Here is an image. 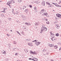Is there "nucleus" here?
Wrapping results in <instances>:
<instances>
[{
  "label": "nucleus",
  "instance_id": "nucleus-1",
  "mask_svg": "<svg viewBox=\"0 0 61 61\" xmlns=\"http://www.w3.org/2000/svg\"><path fill=\"white\" fill-rule=\"evenodd\" d=\"M47 28L45 27H44L42 26V27L41 28V30L42 31H46L47 30Z\"/></svg>",
  "mask_w": 61,
  "mask_h": 61
},
{
  "label": "nucleus",
  "instance_id": "nucleus-2",
  "mask_svg": "<svg viewBox=\"0 0 61 61\" xmlns=\"http://www.w3.org/2000/svg\"><path fill=\"white\" fill-rule=\"evenodd\" d=\"M29 60H33L34 61H37V60H38V59H37L35 57H34L32 59H31V58H29Z\"/></svg>",
  "mask_w": 61,
  "mask_h": 61
},
{
  "label": "nucleus",
  "instance_id": "nucleus-3",
  "mask_svg": "<svg viewBox=\"0 0 61 61\" xmlns=\"http://www.w3.org/2000/svg\"><path fill=\"white\" fill-rule=\"evenodd\" d=\"M30 54H32V55H36V52L35 51H34L33 52L32 51H30Z\"/></svg>",
  "mask_w": 61,
  "mask_h": 61
},
{
  "label": "nucleus",
  "instance_id": "nucleus-4",
  "mask_svg": "<svg viewBox=\"0 0 61 61\" xmlns=\"http://www.w3.org/2000/svg\"><path fill=\"white\" fill-rule=\"evenodd\" d=\"M22 18L23 20H26V17L25 16H24V15H22Z\"/></svg>",
  "mask_w": 61,
  "mask_h": 61
},
{
  "label": "nucleus",
  "instance_id": "nucleus-5",
  "mask_svg": "<svg viewBox=\"0 0 61 61\" xmlns=\"http://www.w3.org/2000/svg\"><path fill=\"white\" fill-rule=\"evenodd\" d=\"M44 12H45V10L44 9L42 10L40 12V13L41 14H42V13H44Z\"/></svg>",
  "mask_w": 61,
  "mask_h": 61
},
{
  "label": "nucleus",
  "instance_id": "nucleus-6",
  "mask_svg": "<svg viewBox=\"0 0 61 61\" xmlns=\"http://www.w3.org/2000/svg\"><path fill=\"white\" fill-rule=\"evenodd\" d=\"M41 43V42H35V44H36V46H38V45H39Z\"/></svg>",
  "mask_w": 61,
  "mask_h": 61
},
{
  "label": "nucleus",
  "instance_id": "nucleus-7",
  "mask_svg": "<svg viewBox=\"0 0 61 61\" xmlns=\"http://www.w3.org/2000/svg\"><path fill=\"white\" fill-rule=\"evenodd\" d=\"M11 4V2L9 1L7 3V5H9V6H10L9 4Z\"/></svg>",
  "mask_w": 61,
  "mask_h": 61
},
{
  "label": "nucleus",
  "instance_id": "nucleus-8",
  "mask_svg": "<svg viewBox=\"0 0 61 61\" xmlns=\"http://www.w3.org/2000/svg\"><path fill=\"white\" fill-rule=\"evenodd\" d=\"M42 5H44V6H45V1H42Z\"/></svg>",
  "mask_w": 61,
  "mask_h": 61
},
{
  "label": "nucleus",
  "instance_id": "nucleus-9",
  "mask_svg": "<svg viewBox=\"0 0 61 61\" xmlns=\"http://www.w3.org/2000/svg\"><path fill=\"white\" fill-rule=\"evenodd\" d=\"M3 51H4V52H3V51L1 52V53H2V54H5V53H6V52H5V51L4 50H3Z\"/></svg>",
  "mask_w": 61,
  "mask_h": 61
},
{
  "label": "nucleus",
  "instance_id": "nucleus-10",
  "mask_svg": "<svg viewBox=\"0 0 61 61\" xmlns=\"http://www.w3.org/2000/svg\"><path fill=\"white\" fill-rule=\"evenodd\" d=\"M56 27L57 28H58V29H59V27H60V26L59 25H56Z\"/></svg>",
  "mask_w": 61,
  "mask_h": 61
},
{
  "label": "nucleus",
  "instance_id": "nucleus-11",
  "mask_svg": "<svg viewBox=\"0 0 61 61\" xmlns=\"http://www.w3.org/2000/svg\"><path fill=\"white\" fill-rule=\"evenodd\" d=\"M28 45H29L30 46H33V45L32 44V43H28Z\"/></svg>",
  "mask_w": 61,
  "mask_h": 61
},
{
  "label": "nucleus",
  "instance_id": "nucleus-12",
  "mask_svg": "<svg viewBox=\"0 0 61 61\" xmlns=\"http://www.w3.org/2000/svg\"><path fill=\"white\" fill-rule=\"evenodd\" d=\"M39 22H36L35 24V25H39Z\"/></svg>",
  "mask_w": 61,
  "mask_h": 61
},
{
  "label": "nucleus",
  "instance_id": "nucleus-13",
  "mask_svg": "<svg viewBox=\"0 0 61 61\" xmlns=\"http://www.w3.org/2000/svg\"><path fill=\"white\" fill-rule=\"evenodd\" d=\"M42 15H47V13H44Z\"/></svg>",
  "mask_w": 61,
  "mask_h": 61
},
{
  "label": "nucleus",
  "instance_id": "nucleus-14",
  "mask_svg": "<svg viewBox=\"0 0 61 61\" xmlns=\"http://www.w3.org/2000/svg\"><path fill=\"white\" fill-rule=\"evenodd\" d=\"M58 47L56 45L55 46H54V48L55 49H56Z\"/></svg>",
  "mask_w": 61,
  "mask_h": 61
},
{
  "label": "nucleus",
  "instance_id": "nucleus-15",
  "mask_svg": "<svg viewBox=\"0 0 61 61\" xmlns=\"http://www.w3.org/2000/svg\"><path fill=\"white\" fill-rule=\"evenodd\" d=\"M55 36H59V34L58 33H57L56 34Z\"/></svg>",
  "mask_w": 61,
  "mask_h": 61
},
{
  "label": "nucleus",
  "instance_id": "nucleus-16",
  "mask_svg": "<svg viewBox=\"0 0 61 61\" xmlns=\"http://www.w3.org/2000/svg\"><path fill=\"white\" fill-rule=\"evenodd\" d=\"M28 11V10L27 9H26L25 10V12H26V13H27V12Z\"/></svg>",
  "mask_w": 61,
  "mask_h": 61
},
{
  "label": "nucleus",
  "instance_id": "nucleus-17",
  "mask_svg": "<svg viewBox=\"0 0 61 61\" xmlns=\"http://www.w3.org/2000/svg\"><path fill=\"white\" fill-rule=\"evenodd\" d=\"M13 44H15L16 45V42H15V41H14L13 42Z\"/></svg>",
  "mask_w": 61,
  "mask_h": 61
},
{
  "label": "nucleus",
  "instance_id": "nucleus-18",
  "mask_svg": "<svg viewBox=\"0 0 61 61\" xmlns=\"http://www.w3.org/2000/svg\"><path fill=\"white\" fill-rule=\"evenodd\" d=\"M34 9L35 11H36V7H34Z\"/></svg>",
  "mask_w": 61,
  "mask_h": 61
},
{
  "label": "nucleus",
  "instance_id": "nucleus-19",
  "mask_svg": "<svg viewBox=\"0 0 61 61\" xmlns=\"http://www.w3.org/2000/svg\"><path fill=\"white\" fill-rule=\"evenodd\" d=\"M16 32H17V33H18V34H19V35H21V34H20V33H19V32H18V31H16Z\"/></svg>",
  "mask_w": 61,
  "mask_h": 61
},
{
  "label": "nucleus",
  "instance_id": "nucleus-20",
  "mask_svg": "<svg viewBox=\"0 0 61 61\" xmlns=\"http://www.w3.org/2000/svg\"><path fill=\"white\" fill-rule=\"evenodd\" d=\"M46 4L48 5L50 4V3L48 2H46Z\"/></svg>",
  "mask_w": 61,
  "mask_h": 61
},
{
  "label": "nucleus",
  "instance_id": "nucleus-21",
  "mask_svg": "<svg viewBox=\"0 0 61 61\" xmlns=\"http://www.w3.org/2000/svg\"><path fill=\"white\" fill-rule=\"evenodd\" d=\"M46 4L48 5L50 4V3L48 2H46Z\"/></svg>",
  "mask_w": 61,
  "mask_h": 61
},
{
  "label": "nucleus",
  "instance_id": "nucleus-22",
  "mask_svg": "<svg viewBox=\"0 0 61 61\" xmlns=\"http://www.w3.org/2000/svg\"><path fill=\"white\" fill-rule=\"evenodd\" d=\"M60 15H61L58 14V15H57V16L58 17H59L60 16Z\"/></svg>",
  "mask_w": 61,
  "mask_h": 61
},
{
  "label": "nucleus",
  "instance_id": "nucleus-23",
  "mask_svg": "<svg viewBox=\"0 0 61 61\" xmlns=\"http://www.w3.org/2000/svg\"><path fill=\"white\" fill-rule=\"evenodd\" d=\"M23 28L24 29H26V28H25V26H24L23 27Z\"/></svg>",
  "mask_w": 61,
  "mask_h": 61
},
{
  "label": "nucleus",
  "instance_id": "nucleus-24",
  "mask_svg": "<svg viewBox=\"0 0 61 61\" xmlns=\"http://www.w3.org/2000/svg\"><path fill=\"white\" fill-rule=\"evenodd\" d=\"M36 4H38V3H39V1H37L35 2Z\"/></svg>",
  "mask_w": 61,
  "mask_h": 61
},
{
  "label": "nucleus",
  "instance_id": "nucleus-25",
  "mask_svg": "<svg viewBox=\"0 0 61 61\" xmlns=\"http://www.w3.org/2000/svg\"><path fill=\"white\" fill-rule=\"evenodd\" d=\"M18 1L19 3H20L22 2V0H18Z\"/></svg>",
  "mask_w": 61,
  "mask_h": 61
},
{
  "label": "nucleus",
  "instance_id": "nucleus-26",
  "mask_svg": "<svg viewBox=\"0 0 61 61\" xmlns=\"http://www.w3.org/2000/svg\"><path fill=\"white\" fill-rule=\"evenodd\" d=\"M54 38V37H52L51 38V40L52 41H54V40H53V39Z\"/></svg>",
  "mask_w": 61,
  "mask_h": 61
},
{
  "label": "nucleus",
  "instance_id": "nucleus-27",
  "mask_svg": "<svg viewBox=\"0 0 61 61\" xmlns=\"http://www.w3.org/2000/svg\"><path fill=\"white\" fill-rule=\"evenodd\" d=\"M49 46L50 47H52V44H49Z\"/></svg>",
  "mask_w": 61,
  "mask_h": 61
},
{
  "label": "nucleus",
  "instance_id": "nucleus-28",
  "mask_svg": "<svg viewBox=\"0 0 61 61\" xmlns=\"http://www.w3.org/2000/svg\"><path fill=\"white\" fill-rule=\"evenodd\" d=\"M29 6L30 7V8H32V5H30Z\"/></svg>",
  "mask_w": 61,
  "mask_h": 61
},
{
  "label": "nucleus",
  "instance_id": "nucleus-29",
  "mask_svg": "<svg viewBox=\"0 0 61 61\" xmlns=\"http://www.w3.org/2000/svg\"><path fill=\"white\" fill-rule=\"evenodd\" d=\"M25 25H28V23H25Z\"/></svg>",
  "mask_w": 61,
  "mask_h": 61
},
{
  "label": "nucleus",
  "instance_id": "nucleus-30",
  "mask_svg": "<svg viewBox=\"0 0 61 61\" xmlns=\"http://www.w3.org/2000/svg\"><path fill=\"white\" fill-rule=\"evenodd\" d=\"M21 34H22V35H24V32H22L21 33Z\"/></svg>",
  "mask_w": 61,
  "mask_h": 61
},
{
  "label": "nucleus",
  "instance_id": "nucleus-31",
  "mask_svg": "<svg viewBox=\"0 0 61 61\" xmlns=\"http://www.w3.org/2000/svg\"><path fill=\"white\" fill-rule=\"evenodd\" d=\"M32 42H36V40H35L34 41H32Z\"/></svg>",
  "mask_w": 61,
  "mask_h": 61
},
{
  "label": "nucleus",
  "instance_id": "nucleus-32",
  "mask_svg": "<svg viewBox=\"0 0 61 61\" xmlns=\"http://www.w3.org/2000/svg\"><path fill=\"white\" fill-rule=\"evenodd\" d=\"M56 6H58V7H61V6L59 5H58Z\"/></svg>",
  "mask_w": 61,
  "mask_h": 61
},
{
  "label": "nucleus",
  "instance_id": "nucleus-33",
  "mask_svg": "<svg viewBox=\"0 0 61 61\" xmlns=\"http://www.w3.org/2000/svg\"><path fill=\"white\" fill-rule=\"evenodd\" d=\"M30 25L31 24H30V23H28V25Z\"/></svg>",
  "mask_w": 61,
  "mask_h": 61
},
{
  "label": "nucleus",
  "instance_id": "nucleus-34",
  "mask_svg": "<svg viewBox=\"0 0 61 61\" xmlns=\"http://www.w3.org/2000/svg\"><path fill=\"white\" fill-rule=\"evenodd\" d=\"M49 6H48V7H51V5H50V4H49Z\"/></svg>",
  "mask_w": 61,
  "mask_h": 61
},
{
  "label": "nucleus",
  "instance_id": "nucleus-35",
  "mask_svg": "<svg viewBox=\"0 0 61 61\" xmlns=\"http://www.w3.org/2000/svg\"><path fill=\"white\" fill-rule=\"evenodd\" d=\"M16 14L17 15H18V12L17 11H16Z\"/></svg>",
  "mask_w": 61,
  "mask_h": 61
},
{
  "label": "nucleus",
  "instance_id": "nucleus-36",
  "mask_svg": "<svg viewBox=\"0 0 61 61\" xmlns=\"http://www.w3.org/2000/svg\"><path fill=\"white\" fill-rule=\"evenodd\" d=\"M54 5H56V6H57V5H57V4H55V3H54Z\"/></svg>",
  "mask_w": 61,
  "mask_h": 61
},
{
  "label": "nucleus",
  "instance_id": "nucleus-37",
  "mask_svg": "<svg viewBox=\"0 0 61 61\" xmlns=\"http://www.w3.org/2000/svg\"><path fill=\"white\" fill-rule=\"evenodd\" d=\"M46 23V24H49V22L48 21Z\"/></svg>",
  "mask_w": 61,
  "mask_h": 61
},
{
  "label": "nucleus",
  "instance_id": "nucleus-38",
  "mask_svg": "<svg viewBox=\"0 0 61 61\" xmlns=\"http://www.w3.org/2000/svg\"><path fill=\"white\" fill-rule=\"evenodd\" d=\"M41 31L40 32V33H41V34H42V32H43V31H42V30H41Z\"/></svg>",
  "mask_w": 61,
  "mask_h": 61
},
{
  "label": "nucleus",
  "instance_id": "nucleus-39",
  "mask_svg": "<svg viewBox=\"0 0 61 61\" xmlns=\"http://www.w3.org/2000/svg\"><path fill=\"white\" fill-rule=\"evenodd\" d=\"M7 36H10V35H8V34H7Z\"/></svg>",
  "mask_w": 61,
  "mask_h": 61
},
{
  "label": "nucleus",
  "instance_id": "nucleus-40",
  "mask_svg": "<svg viewBox=\"0 0 61 61\" xmlns=\"http://www.w3.org/2000/svg\"><path fill=\"white\" fill-rule=\"evenodd\" d=\"M61 1H60V2L59 3V4H61Z\"/></svg>",
  "mask_w": 61,
  "mask_h": 61
},
{
  "label": "nucleus",
  "instance_id": "nucleus-41",
  "mask_svg": "<svg viewBox=\"0 0 61 61\" xmlns=\"http://www.w3.org/2000/svg\"><path fill=\"white\" fill-rule=\"evenodd\" d=\"M59 18H61V15H60Z\"/></svg>",
  "mask_w": 61,
  "mask_h": 61
},
{
  "label": "nucleus",
  "instance_id": "nucleus-42",
  "mask_svg": "<svg viewBox=\"0 0 61 61\" xmlns=\"http://www.w3.org/2000/svg\"><path fill=\"white\" fill-rule=\"evenodd\" d=\"M25 40H26V41H29V40H28V39Z\"/></svg>",
  "mask_w": 61,
  "mask_h": 61
},
{
  "label": "nucleus",
  "instance_id": "nucleus-43",
  "mask_svg": "<svg viewBox=\"0 0 61 61\" xmlns=\"http://www.w3.org/2000/svg\"><path fill=\"white\" fill-rule=\"evenodd\" d=\"M6 10V8H5L4 9V10Z\"/></svg>",
  "mask_w": 61,
  "mask_h": 61
},
{
  "label": "nucleus",
  "instance_id": "nucleus-44",
  "mask_svg": "<svg viewBox=\"0 0 61 61\" xmlns=\"http://www.w3.org/2000/svg\"><path fill=\"white\" fill-rule=\"evenodd\" d=\"M9 20H11V18H9Z\"/></svg>",
  "mask_w": 61,
  "mask_h": 61
},
{
  "label": "nucleus",
  "instance_id": "nucleus-45",
  "mask_svg": "<svg viewBox=\"0 0 61 61\" xmlns=\"http://www.w3.org/2000/svg\"><path fill=\"white\" fill-rule=\"evenodd\" d=\"M4 13H5V10H4L3 11Z\"/></svg>",
  "mask_w": 61,
  "mask_h": 61
},
{
  "label": "nucleus",
  "instance_id": "nucleus-46",
  "mask_svg": "<svg viewBox=\"0 0 61 61\" xmlns=\"http://www.w3.org/2000/svg\"><path fill=\"white\" fill-rule=\"evenodd\" d=\"M11 1L13 3V2H14V0H11Z\"/></svg>",
  "mask_w": 61,
  "mask_h": 61
},
{
  "label": "nucleus",
  "instance_id": "nucleus-47",
  "mask_svg": "<svg viewBox=\"0 0 61 61\" xmlns=\"http://www.w3.org/2000/svg\"><path fill=\"white\" fill-rule=\"evenodd\" d=\"M61 49V47H60V49H59V50H60Z\"/></svg>",
  "mask_w": 61,
  "mask_h": 61
},
{
  "label": "nucleus",
  "instance_id": "nucleus-48",
  "mask_svg": "<svg viewBox=\"0 0 61 61\" xmlns=\"http://www.w3.org/2000/svg\"><path fill=\"white\" fill-rule=\"evenodd\" d=\"M12 12L13 13L14 12V9H12Z\"/></svg>",
  "mask_w": 61,
  "mask_h": 61
},
{
  "label": "nucleus",
  "instance_id": "nucleus-49",
  "mask_svg": "<svg viewBox=\"0 0 61 61\" xmlns=\"http://www.w3.org/2000/svg\"><path fill=\"white\" fill-rule=\"evenodd\" d=\"M15 56H17V53H15Z\"/></svg>",
  "mask_w": 61,
  "mask_h": 61
},
{
  "label": "nucleus",
  "instance_id": "nucleus-50",
  "mask_svg": "<svg viewBox=\"0 0 61 61\" xmlns=\"http://www.w3.org/2000/svg\"><path fill=\"white\" fill-rule=\"evenodd\" d=\"M46 54L47 55H48V54H49V53H46Z\"/></svg>",
  "mask_w": 61,
  "mask_h": 61
},
{
  "label": "nucleus",
  "instance_id": "nucleus-51",
  "mask_svg": "<svg viewBox=\"0 0 61 61\" xmlns=\"http://www.w3.org/2000/svg\"><path fill=\"white\" fill-rule=\"evenodd\" d=\"M51 35H52V32H51Z\"/></svg>",
  "mask_w": 61,
  "mask_h": 61
},
{
  "label": "nucleus",
  "instance_id": "nucleus-52",
  "mask_svg": "<svg viewBox=\"0 0 61 61\" xmlns=\"http://www.w3.org/2000/svg\"><path fill=\"white\" fill-rule=\"evenodd\" d=\"M44 51H46V50H45V49H44Z\"/></svg>",
  "mask_w": 61,
  "mask_h": 61
},
{
  "label": "nucleus",
  "instance_id": "nucleus-53",
  "mask_svg": "<svg viewBox=\"0 0 61 61\" xmlns=\"http://www.w3.org/2000/svg\"><path fill=\"white\" fill-rule=\"evenodd\" d=\"M24 7H25V8H26V6H23Z\"/></svg>",
  "mask_w": 61,
  "mask_h": 61
},
{
  "label": "nucleus",
  "instance_id": "nucleus-54",
  "mask_svg": "<svg viewBox=\"0 0 61 61\" xmlns=\"http://www.w3.org/2000/svg\"><path fill=\"white\" fill-rule=\"evenodd\" d=\"M51 61H54L53 60H51Z\"/></svg>",
  "mask_w": 61,
  "mask_h": 61
},
{
  "label": "nucleus",
  "instance_id": "nucleus-55",
  "mask_svg": "<svg viewBox=\"0 0 61 61\" xmlns=\"http://www.w3.org/2000/svg\"><path fill=\"white\" fill-rule=\"evenodd\" d=\"M26 50V51H27V52H28V51H27V50Z\"/></svg>",
  "mask_w": 61,
  "mask_h": 61
},
{
  "label": "nucleus",
  "instance_id": "nucleus-56",
  "mask_svg": "<svg viewBox=\"0 0 61 61\" xmlns=\"http://www.w3.org/2000/svg\"><path fill=\"white\" fill-rule=\"evenodd\" d=\"M2 2V1H1V0H0V2Z\"/></svg>",
  "mask_w": 61,
  "mask_h": 61
},
{
  "label": "nucleus",
  "instance_id": "nucleus-57",
  "mask_svg": "<svg viewBox=\"0 0 61 61\" xmlns=\"http://www.w3.org/2000/svg\"><path fill=\"white\" fill-rule=\"evenodd\" d=\"M17 61H20V60H17Z\"/></svg>",
  "mask_w": 61,
  "mask_h": 61
},
{
  "label": "nucleus",
  "instance_id": "nucleus-58",
  "mask_svg": "<svg viewBox=\"0 0 61 61\" xmlns=\"http://www.w3.org/2000/svg\"><path fill=\"white\" fill-rule=\"evenodd\" d=\"M46 21H47V19H46Z\"/></svg>",
  "mask_w": 61,
  "mask_h": 61
},
{
  "label": "nucleus",
  "instance_id": "nucleus-59",
  "mask_svg": "<svg viewBox=\"0 0 61 61\" xmlns=\"http://www.w3.org/2000/svg\"><path fill=\"white\" fill-rule=\"evenodd\" d=\"M1 23V21L0 20V23Z\"/></svg>",
  "mask_w": 61,
  "mask_h": 61
},
{
  "label": "nucleus",
  "instance_id": "nucleus-60",
  "mask_svg": "<svg viewBox=\"0 0 61 61\" xmlns=\"http://www.w3.org/2000/svg\"><path fill=\"white\" fill-rule=\"evenodd\" d=\"M10 31H11V32H12V30H10Z\"/></svg>",
  "mask_w": 61,
  "mask_h": 61
},
{
  "label": "nucleus",
  "instance_id": "nucleus-61",
  "mask_svg": "<svg viewBox=\"0 0 61 61\" xmlns=\"http://www.w3.org/2000/svg\"><path fill=\"white\" fill-rule=\"evenodd\" d=\"M2 15H1V16H2Z\"/></svg>",
  "mask_w": 61,
  "mask_h": 61
},
{
  "label": "nucleus",
  "instance_id": "nucleus-62",
  "mask_svg": "<svg viewBox=\"0 0 61 61\" xmlns=\"http://www.w3.org/2000/svg\"><path fill=\"white\" fill-rule=\"evenodd\" d=\"M13 3H15V2H14V1H13Z\"/></svg>",
  "mask_w": 61,
  "mask_h": 61
},
{
  "label": "nucleus",
  "instance_id": "nucleus-63",
  "mask_svg": "<svg viewBox=\"0 0 61 61\" xmlns=\"http://www.w3.org/2000/svg\"><path fill=\"white\" fill-rule=\"evenodd\" d=\"M43 52L44 51V50H43Z\"/></svg>",
  "mask_w": 61,
  "mask_h": 61
},
{
  "label": "nucleus",
  "instance_id": "nucleus-64",
  "mask_svg": "<svg viewBox=\"0 0 61 61\" xmlns=\"http://www.w3.org/2000/svg\"><path fill=\"white\" fill-rule=\"evenodd\" d=\"M53 4H54V3H52Z\"/></svg>",
  "mask_w": 61,
  "mask_h": 61
}]
</instances>
